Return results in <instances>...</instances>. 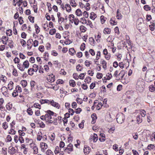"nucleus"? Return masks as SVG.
<instances>
[{
	"label": "nucleus",
	"mask_w": 155,
	"mask_h": 155,
	"mask_svg": "<svg viewBox=\"0 0 155 155\" xmlns=\"http://www.w3.org/2000/svg\"><path fill=\"white\" fill-rule=\"evenodd\" d=\"M8 152L11 154H13L15 152V149L14 147H10L9 148Z\"/></svg>",
	"instance_id": "f3484780"
},
{
	"label": "nucleus",
	"mask_w": 155,
	"mask_h": 155,
	"mask_svg": "<svg viewBox=\"0 0 155 155\" xmlns=\"http://www.w3.org/2000/svg\"><path fill=\"white\" fill-rule=\"evenodd\" d=\"M86 73H81L79 75L78 77L80 79L83 80L84 79V76L86 75Z\"/></svg>",
	"instance_id": "09e8293b"
},
{
	"label": "nucleus",
	"mask_w": 155,
	"mask_h": 155,
	"mask_svg": "<svg viewBox=\"0 0 155 155\" xmlns=\"http://www.w3.org/2000/svg\"><path fill=\"white\" fill-rule=\"evenodd\" d=\"M46 153L47 155H53V153L50 150H47L46 152Z\"/></svg>",
	"instance_id": "774afa93"
},
{
	"label": "nucleus",
	"mask_w": 155,
	"mask_h": 155,
	"mask_svg": "<svg viewBox=\"0 0 155 155\" xmlns=\"http://www.w3.org/2000/svg\"><path fill=\"white\" fill-rule=\"evenodd\" d=\"M151 23H152L151 25H150L149 26V28L150 29V30L152 31H153L154 30V27L155 26V24L154 23H153V21L152 22H151Z\"/></svg>",
	"instance_id": "473e14b6"
},
{
	"label": "nucleus",
	"mask_w": 155,
	"mask_h": 155,
	"mask_svg": "<svg viewBox=\"0 0 155 155\" xmlns=\"http://www.w3.org/2000/svg\"><path fill=\"white\" fill-rule=\"evenodd\" d=\"M149 90L151 91H155V86L151 85L149 87Z\"/></svg>",
	"instance_id": "de8ad7c7"
},
{
	"label": "nucleus",
	"mask_w": 155,
	"mask_h": 155,
	"mask_svg": "<svg viewBox=\"0 0 155 155\" xmlns=\"http://www.w3.org/2000/svg\"><path fill=\"white\" fill-rule=\"evenodd\" d=\"M51 105L57 109H59L60 105L58 103L55 102L53 100L51 101Z\"/></svg>",
	"instance_id": "ddd939ff"
},
{
	"label": "nucleus",
	"mask_w": 155,
	"mask_h": 155,
	"mask_svg": "<svg viewBox=\"0 0 155 155\" xmlns=\"http://www.w3.org/2000/svg\"><path fill=\"white\" fill-rule=\"evenodd\" d=\"M60 149H59L58 146H56L55 148V149L54 151V153L57 154H58L59 152Z\"/></svg>",
	"instance_id": "8fccbe9b"
},
{
	"label": "nucleus",
	"mask_w": 155,
	"mask_h": 155,
	"mask_svg": "<svg viewBox=\"0 0 155 155\" xmlns=\"http://www.w3.org/2000/svg\"><path fill=\"white\" fill-rule=\"evenodd\" d=\"M21 84L23 87H25L27 85V82L26 80H22L21 81Z\"/></svg>",
	"instance_id": "e433bc0d"
},
{
	"label": "nucleus",
	"mask_w": 155,
	"mask_h": 155,
	"mask_svg": "<svg viewBox=\"0 0 155 155\" xmlns=\"http://www.w3.org/2000/svg\"><path fill=\"white\" fill-rule=\"evenodd\" d=\"M80 29L82 32H85L86 30V28L83 25L80 26Z\"/></svg>",
	"instance_id": "c9c22d12"
},
{
	"label": "nucleus",
	"mask_w": 155,
	"mask_h": 155,
	"mask_svg": "<svg viewBox=\"0 0 155 155\" xmlns=\"http://www.w3.org/2000/svg\"><path fill=\"white\" fill-rule=\"evenodd\" d=\"M46 114L45 115L46 120H48L49 119H51L52 118L51 116L53 115L54 113L51 111V110H48L46 112Z\"/></svg>",
	"instance_id": "7ed1b4c3"
},
{
	"label": "nucleus",
	"mask_w": 155,
	"mask_h": 155,
	"mask_svg": "<svg viewBox=\"0 0 155 155\" xmlns=\"http://www.w3.org/2000/svg\"><path fill=\"white\" fill-rule=\"evenodd\" d=\"M70 3L71 6L73 7H76L77 5L74 0H70Z\"/></svg>",
	"instance_id": "a878e982"
},
{
	"label": "nucleus",
	"mask_w": 155,
	"mask_h": 155,
	"mask_svg": "<svg viewBox=\"0 0 155 155\" xmlns=\"http://www.w3.org/2000/svg\"><path fill=\"white\" fill-rule=\"evenodd\" d=\"M64 151H66L68 153H70V152H72L73 150V145L71 143H69L68 146L67 147L64 148Z\"/></svg>",
	"instance_id": "39448f33"
},
{
	"label": "nucleus",
	"mask_w": 155,
	"mask_h": 155,
	"mask_svg": "<svg viewBox=\"0 0 155 155\" xmlns=\"http://www.w3.org/2000/svg\"><path fill=\"white\" fill-rule=\"evenodd\" d=\"M91 77H88L85 79L84 81L85 83L89 84L91 82Z\"/></svg>",
	"instance_id": "72a5a7b5"
},
{
	"label": "nucleus",
	"mask_w": 155,
	"mask_h": 155,
	"mask_svg": "<svg viewBox=\"0 0 155 155\" xmlns=\"http://www.w3.org/2000/svg\"><path fill=\"white\" fill-rule=\"evenodd\" d=\"M19 136H24L25 135V133L23 132L21 130H19L18 131Z\"/></svg>",
	"instance_id": "4d7b16f0"
},
{
	"label": "nucleus",
	"mask_w": 155,
	"mask_h": 155,
	"mask_svg": "<svg viewBox=\"0 0 155 155\" xmlns=\"http://www.w3.org/2000/svg\"><path fill=\"white\" fill-rule=\"evenodd\" d=\"M56 32V30L55 29H51L50 31L49 34L51 35H53L54 33H55Z\"/></svg>",
	"instance_id": "13d9d810"
},
{
	"label": "nucleus",
	"mask_w": 155,
	"mask_h": 155,
	"mask_svg": "<svg viewBox=\"0 0 155 155\" xmlns=\"http://www.w3.org/2000/svg\"><path fill=\"white\" fill-rule=\"evenodd\" d=\"M69 84L71 86L74 87L76 85L75 82L74 80H70L69 81Z\"/></svg>",
	"instance_id": "2f4dec72"
},
{
	"label": "nucleus",
	"mask_w": 155,
	"mask_h": 155,
	"mask_svg": "<svg viewBox=\"0 0 155 155\" xmlns=\"http://www.w3.org/2000/svg\"><path fill=\"white\" fill-rule=\"evenodd\" d=\"M23 66L26 68H28L29 67V62L28 61H25L23 63Z\"/></svg>",
	"instance_id": "b1692460"
},
{
	"label": "nucleus",
	"mask_w": 155,
	"mask_h": 155,
	"mask_svg": "<svg viewBox=\"0 0 155 155\" xmlns=\"http://www.w3.org/2000/svg\"><path fill=\"white\" fill-rule=\"evenodd\" d=\"M140 115L141 117H144L146 115V112L144 110H142L140 111Z\"/></svg>",
	"instance_id": "4c0bfd02"
},
{
	"label": "nucleus",
	"mask_w": 155,
	"mask_h": 155,
	"mask_svg": "<svg viewBox=\"0 0 155 155\" xmlns=\"http://www.w3.org/2000/svg\"><path fill=\"white\" fill-rule=\"evenodd\" d=\"M33 68H32L33 69H34V70L35 72H36L38 69V66L36 64H34L33 65Z\"/></svg>",
	"instance_id": "49530a36"
},
{
	"label": "nucleus",
	"mask_w": 155,
	"mask_h": 155,
	"mask_svg": "<svg viewBox=\"0 0 155 155\" xmlns=\"http://www.w3.org/2000/svg\"><path fill=\"white\" fill-rule=\"evenodd\" d=\"M106 76L107 77V80H110L112 77V74L110 73H108L106 74Z\"/></svg>",
	"instance_id": "c03bdc74"
},
{
	"label": "nucleus",
	"mask_w": 155,
	"mask_h": 155,
	"mask_svg": "<svg viewBox=\"0 0 155 155\" xmlns=\"http://www.w3.org/2000/svg\"><path fill=\"white\" fill-rule=\"evenodd\" d=\"M40 147L42 151L44 152L45 150L48 147L47 144L45 143L42 142L40 143Z\"/></svg>",
	"instance_id": "f8f14e48"
},
{
	"label": "nucleus",
	"mask_w": 155,
	"mask_h": 155,
	"mask_svg": "<svg viewBox=\"0 0 155 155\" xmlns=\"http://www.w3.org/2000/svg\"><path fill=\"white\" fill-rule=\"evenodd\" d=\"M146 75H155V71L152 68L149 69L147 70L146 71Z\"/></svg>",
	"instance_id": "9d476101"
},
{
	"label": "nucleus",
	"mask_w": 155,
	"mask_h": 155,
	"mask_svg": "<svg viewBox=\"0 0 155 155\" xmlns=\"http://www.w3.org/2000/svg\"><path fill=\"white\" fill-rule=\"evenodd\" d=\"M2 127L5 130H6L8 127V124L6 122H4L2 124Z\"/></svg>",
	"instance_id": "58836bf2"
},
{
	"label": "nucleus",
	"mask_w": 155,
	"mask_h": 155,
	"mask_svg": "<svg viewBox=\"0 0 155 155\" xmlns=\"http://www.w3.org/2000/svg\"><path fill=\"white\" fill-rule=\"evenodd\" d=\"M12 74L13 75L15 76H17L18 75L17 70L15 68L13 69Z\"/></svg>",
	"instance_id": "864d4df0"
},
{
	"label": "nucleus",
	"mask_w": 155,
	"mask_h": 155,
	"mask_svg": "<svg viewBox=\"0 0 155 155\" xmlns=\"http://www.w3.org/2000/svg\"><path fill=\"white\" fill-rule=\"evenodd\" d=\"M33 42V41L32 39H29L28 40L27 43L28 49H30L33 46L32 43Z\"/></svg>",
	"instance_id": "1a4fd4ad"
},
{
	"label": "nucleus",
	"mask_w": 155,
	"mask_h": 155,
	"mask_svg": "<svg viewBox=\"0 0 155 155\" xmlns=\"http://www.w3.org/2000/svg\"><path fill=\"white\" fill-rule=\"evenodd\" d=\"M136 120L138 124L141 123L142 121V117L140 114H138L136 117Z\"/></svg>",
	"instance_id": "6ab92c4d"
},
{
	"label": "nucleus",
	"mask_w": 155,
	"mask_h": 155,
	"mask_svg": "<svg viewBox=\"0 0 155 155\" xmlns=\"http://www.w3.org/2000/svg\"><path fill=\"white\" fill-rule=\"evenodd\" d=\"M76 14L78 16H80L82 15V12L81 10L79 9H77L75 12Z\"/></svg>",
	"instance_id": "c756f323"
},
{
	"label": "nucleus",
	"mask_w": 155,
	"mask_h": 155,
	"mask_svg": "<svg viewBox=\"0 0 155 155\" xmlns=\"http://www.w3.org/2000/svg\"><path fill=\"white\" fill-rule=\"evenodd\" d=\"M98 137L97 134H94L93 135H91L90 140L91 141H93L94 143L96 142L98 140Z\"/></svg>",
	"instance_id": "6e6552de"
},
{
	"label": "nucleus",
	"mask_w": 155,
	"mask_h": 155,
	"mask_svg": "<svg viewBox=\"0 0 155 155\" xmlns=\"http://www.w3.org/2000/svg\"><path fill=\"white\" fill-rule=\"evenodd\" d=\"M144 83L142 81H138L136 84V88L140 91H142L143 90Z\"/></svg>",
	"instance_id": "f03ea898"
},
{
	"label": "nucleus",
	"mask_w": 155,
	"mask_h": 155,
	"mask_svg": "<svg viewBox=\"0 0 155 155\" xmlns=\"http://www.w3.org/2000/svg\"><path fill=\"white\" fill-rule=\"evenodd\" d=\"M18 140L21 143H23L24 141V139L22 136L18 137Z\"/></svg>",
	"instance_id": "69168bd1"
},
{
	"label": "nucleus",
	"mask_w": 155,
	"mask_h": 155,
	"mask_svg": "<svg viewBox=\"0 0 155 155\" xmlns=\"http://www.w3.org/2000/svg\"><path fill=\"white\" fill-rule=\"evenodd\" d=\"M114 18L111 19L110 21V24L113 25H116L117 24V22L115 20H114Z\"/></svg>",
	"instance_id": "37998d69"
},
{
	"label": "nucleus",
	"mask_w": 155,
	"mask_h": 155,
	"mask_svg": "<svg viewBox=\"0 0 155 155\" xmlns=\"http://www.w3.org/2000/svg\"><path fill=\"white\" fill-rule=\"evenodd\" d=\"M18 92L16 90H14L12 93V95L14 97H16L18 95Z\"/></svg>",
	"instance_id": "5fc2aeb1"
},
{
	"label": "nucleus",
	"mask_w": 155,
	"mask_h": 155,
	"mask_svg": "<svg viewBox=\"0 0 155 155\" xmlns=\"http://www.w3.org/2000/svg\"><path fill=\"white\" fill-rule=\"evenodd\" d=\"M32 149L33 150V153L34 154H37L38 153V147L35 145L32 147Z\"/></svg>",
	"instance_id": "a211bd4d"
},
{
	"label": "nucleus",
	"mask_w": 155,
	"mask_h": 155,
	"mask_svg": "<svg viewBox=\"0 0 155 155\" xmlns=\"http://www.w3.org/2000/svg\"><path fill=\"white\" fill-rule=\"evenodd\" d=\"M28 18L29 19L30 21L32 23L34 22V17L32 16H31L30 15L28 17Z\"/></svg>",
	"instance_id": "bf43d9fd"
},
{
	"label": "nucleus",
	"mask_w": 155,
	"mask_h": 155,
	"mask_svg": "<svg viewBox=\"0 0 155 155\" xmlns=\"http://www.w3.org/2000/svg\"><path fill=\"white\" fill-rule=\"evenodd\" d=\"M15 122L14 120H13L11 123L10 124L11 129L9 134H15L16 133V131H15L13 128H15L14 126L12 125V124H15Z\"/></svg>",
	"instance_id": "0eeeda50"
},
{
	"label": "nucleus",
	"mask_w": 155,
	"mask_h": 155,
	"mask_svg": "<svg viewBox=\"0 0 155 155\" xmlns=\"http://www.w3.org/2000/svg\"><path fill=\"white\" fill-rule=\"evenodd\" d=\"M105 118L106 120L109 122H111L113 121V118L112 117L111 115H110V114L107 115Z\"/></svg>",
	"instance_id": "2eb2a0df"
},
{
	"label": "nucleus",
	"mask_w": 155,
	"mask_h": 155,
	"mask_svg": "<svg viewBox=\"0 0 155 155\" xmlns=\"http://www.w3.org/2000/svg\"><path fill=\"white\" fill-rule=\"evenodd\" d=\"M83 16L85 18H87L88 17V14L86 11H85L83 13Z\"/></svg>",
	"instance_id": "338daca9"
},
{
	"label": "nucleus",
	"mask_w": 155,
	"mask_h": 155,
	"mask_svg": "<svg viewBox=\"0 0 155 155\" xmlns=\"http://www.w3.org/2000/svg\"><path fill=\"white\" fill-rule=\"evenodd\" d=\"M34 106L35 108H38V109H41V105L38 103H35Z\"/></svg>",
	"instance_id": "603ef678"
},
{
	"label": "nucleus",
	"mask_w": 155,
	"mask_h": 155,
	"mask_svg": "<svg viewBox=\"0 0 155 155\" xmlns=\"http://www.w3.org/2000/svg\"><path fill=\"white\" fill-rule=\"evenodd\" d=\"M20 43L23 47H24L25 45V44H26L25 41L23 39L20 40Z\"/></svg>",
	"instance_id": "0e129e2a"
},
{
	"label": "nucleus",
	"mask_w": 155,
	"mask_h": 155,
	"mask_svg": "<svg viewBox=\"0 0 155 155\" xmlns=\"http://www.w3.org/2000/svg\"><path fill=\"white\" fill-rule=\"evenodd\" d=\"M76 101L78 104H80L82 103L83 100L81 98H78L76 99Z\"/></svg>",
	"instance_id": "ea45409f"
},
{
	"label": "nucleus",
	"mask_w": 155,
	"mask_h": 155,
	"mask_svg": "<svg viewBox=\"0 0 155 155\" xmlns=\"http://www.w3.org/2000/svg\"><path fill=\"white\" fill-rule=\"evenodd\" d=\"M27 112L30 115H31L32 114L33 112L32 110L30 108H28L27 109Z\"/></svg>",
	"instance_id": "680f3d73"
},
{
	"label": "nucleus",
	"mask_w": 155,
	"mask_h": 155,
	"mask_svg": "<svg viewBox=\"0 0 155 155\" xmlns=\"http://www.w3.org/2000/svg\"><path fill=\"white\" fill-rule=\"evenodd\" d=\"M17 67L21 71H24L25 68H24V66L21 64H17Z\"/></svg>",
	"instance_id": "aec40b11"
},
{
	"label": "nucleus",
	"mask_w": 155,
	"mask_h": 155,
	"mask_svg": "<svg viewBox=\"0 0 155 155\" xmlns=\"http://www.w3.org/2000/svg\"><path fill=\"white\" fill-rule=\"evenodd\" d=\"M55 76L53 74L49 75V78H48V81L49 82H52L55 81Z\"/></svg>",
	"instance_id": "4468645a"
},
{
	"label": "nucleus",
	"mask_w": 155,
	"mask_h": 155,
	"mask_svg": "<svg viewBox=\"0 0 155 155\" xmlns=\"http://www.w3.org/2000/svg\"><path fill=\"white\" fill-rule=\"evenodd\" d=\"M155 79V75H145V80L148 82H150Z\"/></svg>",
	"instance_id": "20e7f679"
},
{
	"label": "nucleus",
	"mask_w": 155,
	"mask_h": 155,
	"mask_svg": "<svg viewBox=\"0 0 155 155\" xmlns=\"http://www.w3.org/2000/svg\"><path fill=\"white\" fill-rule=\"evenodd\" d=\"M74 21V24L76 25H78V24L79 21L77 18H75L73 20Z\"/></svg>",
	"instance_id": "6e6d98bb"
},
{
	"label": "nucleus",
	"mask_w": 155,
	"mask_h": 155,
	"mask_svg": "<svg viewBox=\"0 0 155 155\" xmlns=\"http://www.w3.org/2000/svg\"><path fill=\"white\" fill-rule=\"evenodd\" d=\"M124 75V71H121L119 74L120 78L122 79L123 78Z\"/></svg>",
	"instance_id": "79ce46f5"
},
{
	"label": "nucleus",
	"mask_w": 155,
	"mask_h": 155,
	"mask_svg": "<svg viewBox=\"0 0 155 155\" xmlns=\"http://www.w3.org/2000/svg\"><path fill=\"white\" fill-rule=\"evenodd\" d=\"M69 54L72 55H73L75 53V51L74 48H71L69 49Z\"/></svg>",
	"instance_id": "bb28decb"
},
{
	"label": "nucleus",
	"mask_w": 155,
	"mask_h": 155,
	"mask_svg": "<svg viewBox=\"0 0 155 155\" xmlns=\"http://www.w3.org/2000/svg\"><path fill=\"white\" fill-rule=\"evenodd\" d=\"M1 91L5 97H8L9 96L7 88L5 87H2L1 89Z\"/></svg>",
	"instance_id": "423d86ee"
},
{
	"label": "nucleus",
	"mask_w": 155,
	"mask_h": 155,
	"mask_svg": "<svg viewBox=\"0 0 155 155\" xmlns=\"http://www.w3.org/2000/svg\"><path fill=\"white\" fill-rule=\"evenodd\" d=\"M91 150V148L87 145H85L84 148V152L85 154H88Z\"/></svg>",
	"instance_id": "9b49d317"
},
{
	"label": "nucleus",
	"mask_w": 155,
	"mask_h": 155,
	"mask_svg": "<svg viewBox=\"0 0 155 155\" xmlns=\"http://www.w3.org/2000/svg\"><path fill=\"white\" fill-rule=\"evenodd\" d=\"M91 117L92 118L91 123L92 124H94L95 123L96 120L97 118L96 114H92L91 115Z\"/></svg>",
	"instance_id": "dca6fc26"
},
{
	"label": "nucleus",
	"mask_w": 155,
	"mask_h": 155,
	"mask_svg": "<svg viewBox=\"0 0 155 155\" xmlns=\"http://www.w3.org/2000/svg\"><path fill=\"white\" fill-rule=\"evenodd\" d=\"M117 18L118 19H120L122 18V15L119 12V9H117V11L116 15Z\"/></svg>",
	"instance_id": "4be33fe9"
},
{
	"label": "nucleus",
	"mask_w": 155,
	"mask_h": 155,
	"mask_svg": "<svg viewBox=\"0 0 155 155\" xmlns=\"http://www.w3.org/2000/svg\"><path fill=\"white\" fill-rule=\"evenodd\" d=\"M13 42L12 41H8V46L10 48H12L13 47Z\"/></svg>",
	"instance_id": "e2e57ef3"
},
{
	"label": "nucleus",
	"mask_w": 155,
	"mask_h": 155,
	"mask_svg": "<svg viewBox=\"0 0 155 155\" xmlns=\"http://www.w3.org/2000/svg\"><path fill=\"white\" fill-rule=\"evenodd\" d=\"M18 93H20L21 92V88L19 85L17 86L15 90Z\"/></svg>",
	"instance_id": "a18cd8bd"
},
{
	"label": "nucleus",
	"mask_w": 155,
	"mask_h": 155,
	"mask_svg": "<svg viewBox=\"0 0 155 155\" xmlns=\"http://www.w3.org/2000/svg\"><path fill=\"white\" fill-rule=\"evenodd\" d=\"M13 83L12 81H10L8 84V88L10 90H11L13 89Z\"/></svg>",
	"instance_id": "c85d7f7f"
},
{
	"label": "nucleus",
	"mask_w": 155,
	"mask_h": 155,
	"mask_svg": "<svg viewBox=\"0 0 155 155\" xmlns=\"http://www.w3.org/2000/svg\"><path fill=\"white\" fill-rule=\"evenodd\" d=\"M34 69H33L31 68H29L28 71V72L29 74V75H32L33 74V72H34Z\"/></svg>",
	"instance_id": "7c9ffc66"
},
{
	"label": "nucleus",
	"mask_w": 155,
	"mask_h": 155,
	"mask_svg": "<svg viewBox=\"0 0 155 155\" xmlns=\"http://www.w3.org/2000/svg\"><path fill=\"white\" fill-rule=\"evenodd\" d=\"M103 106V104L101 102H99L98 104L97 105V110H100Z\"/></svg>",
	"instance_id": "a19ab883"
},
{
	"label": "nucleus",
	"mask_w": 155,
	"mask_h": 155,
	"mask_svg": "<svg viewBox=\"0 0 155 155\" xmlns=\"http://www.w3.org/2000/svg\"><path fill=\"white\" fill-rule=\"evenodd\" d=\"M125 120V116L124 114L120 113L118 114L117 116V122L119 124H121Z\"/></svg>",
	"instance_id": "f257e3e1"
},
{
	"label": "nucleus",
	"mask_w": 155,
	"mask_h": 155,
	"mask_svg": "<svg viewBox=\"0 0 155 155\" xmlns=\"http://www.w3.org/2000/svg\"><path fill=\"white\" fill-rule=\"evenodd\" d=\"M101 64H102V66L104 69H106L107 68V63L106 61L104 60H101Z\"/></svg>",
	"instance_id": "412c9836"
},
{
	"label": "nucleus",
	"mask_w": 155,
	"mask_h": 155,
	"mask_svg": "<svg viewBox=\"0 0 155 155\" xmlns=\"http://www.w3.org/2000/svg\"><path fill=\"white\" fill-rule=\"evenodd\" d=\"M103 76V74L102 73H98L97 74V78L98 79H101Z\"/></svg>",
	"instance_id": "3c124183"
},
{
	"label": "nucleus",
	"mask_w": 155,
	"mask_h": 155,
	"mask_svg": "<svg viewBox=\"0 0 155 155\" xmlns=\"http://www.w3.org/2000/svg\"><path fill=\"white\" fill-rule=\"evenodd\" d=\"M110 29L108 28H105L103 30V33L105 35L110 34Z\"/></svg>",
	"instance_id": "393cba45"
},
{
	"label": "nucleus",
	"mask_w": 155,
	"mask_h": 155,
	"mask_svg": "<svg viewBox=\"0 0 155 155\" xmlns=\"http://www.w3.org/2000/svg\"><path fill=\"white\" fill-rule=\"evenodd\" d=\"M65 8L66 11L68 12H69L71 10V7L69 4L65 5Z\"/></svg>",
	"instance_id": "cd10ccee"
},
{
	"label": "nucleus",
	"mask_w": 155,
	"mask_h": 155,
	"mask_svg": "<svg viewBox=\"0 0 155 155\" xmlns=\"http://www.w3.org/2000/svg\"><path fill=\"white\" fill-rule=\"evenodd\" d=\"M35 82L34 81H31L30 82V85L31 86V90H32L33 88L35 85Z\"/></svg>",
	"instance_id": "052dcab7"
},
{
	"label": "nucleus",
	"mask_w": 155,
	"mask_h": 155,
	"mask_svg": "<svg viewBox=\"0 0 155 155\" xmlns=\"http://www.w3.org/2000/svg\"><path fill=\"white\" fill-rule=\"evenodd\" d=\"M96 17V15L94 12H92L90 13V18L91 19L94 20Z\"/></svg>",
	"instance_id": "5701e85b"
},
{
	"label": "nucleus",
	"mask_w": 155,
	"mask_h": 155,
	"mask_svg": "<svg viewBox=\"0 0 155 155\" xmlns=\"http://www.w3.org/2000/svg\"><path fill=\"white\" fill-rule=\"evenodd\" d=\"M83 68L80 64H78L76 67V70L78 71H81L83 69Z\"/></svg>",
	"instance_id": "f704fd0d"
}]
</instances>
